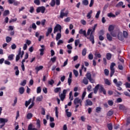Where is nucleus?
<instances>
[{
	"instance_id": "1",
	"label": "nucleus",
	"mask_w": 130,
	"mask_h": 130,
	"mask_svg": "<svg viewBox=\"0 0 130 130\" xmlns=\"http://www.w3.org/2000/svg\"><path fill=\"white\" fill-rule=\"evenodd\" d=\"M91 31H92L91 28H89L87 32L86 30H83V29H80L79 33V34L83 35V36L86 37L87 39H89V40L91 41V42H92V40L90 39V33H91Z\"/></svg>"
},
{
	"instance_id": "2",
	"label": "nucleus",
	"mask_w": 130,
	"mask_h": 130,
	"mask_svg": "<svg viewBox=\"0 0 130 130\" xmlns=\"http://www.w3.org/2000/svg\"><path fill=\"white\" fill-rule=\"evenodd\" d=\"M127 36H128V34H127V31H123V33L121 32H119L118 34V38L119 40L122 41L124 38H127Z\"/></svg>"
},
{
	"instance_id": "3",
	"label": "nucleus",
	"mask_w": 130,
	"mask_h": 130,
	"mask_svg": "<svg viewBox=\"0 0 130 130\" xmlns=\"http://www.w3.org/2000/svg\"><path fill=\"white\" fill-rule=\"evenodd\" d=\"M97 25V24H94V26L92 27V29H91V31H90L89 34L90 39H91L92 44H94V43H95V41L94 40V36L93 35V34L95 32V30H96Z\"/></svg>"
},
{
	"instance_id": "4",
	"label": "nucleus",
	"mask_w": 130,
	"mask_h": 130,
	"mask_svg": "<svg viewBox=\"0 0 130 130\" xmlns=\"http://www.w3.org/2000/svg\"><path fill=\"white\" fill-rule=\"evenodd\" d=\"M2 110L3 108L0 107V115L2 114ZM6 122H8V119L0 118V123H3L2 125H0V128H3V127L5 126Z\"/></svg>"
},
{
	"instance_id": "5",
	"label": "nucleus",
	"mask_w": 130,
	"mask_h": 130,
	"mask_svg": "<svg viewBox=\"0 0 130 130\" xmlns=\"http://www.w3.org/2000/svg\"><path fill=\"white\" fill-rule=\"evenodd\" d=\"M74 105H76L75 108L77 109L79 106H82V100H81L79 98H76L74 99Z\"/></svg>"
},
{
	"instance_id": "6",
	"label": "nucleus",
	"mask_w": 130,
	"mask_h": 130,
	"mask_svg": "<svg viewBox=\"0 0 130 130\" xmlns=\"http://www.w3.org/2000/svg\"><path fill=\"white\" fill-rule=\"evenodd\" d=\"M116 64L114 62H112L111 66L110 67V77H112L113 75H114V73H115V69H114V67H115Z\"/></svg>"
},
{
	"instance_id": "7",
	"label": "nucleus",
	"mask_w": 130,
	"mask_h": 130,
	"mask_svg": "<svg viewBox=\"0 0 130 130\" xmlns=\"http://www.w3.org/2000/svg\"><path fill=\"white\" fill-rule=\"evenodd\" d=\"M46 10V8L44 7V6H41L38 7L36 9V12L38 13H42V14H44V12H45V10Z\"/></svg>"
},
{
	"instance_id": "8",
	"label": "nucleus",
	"mask_w": 130,
	"mask_h": 130,
	"mask_svg": "<svg viewBox=\"0 0 130 130\" xmlns=\"http://www.w3.org/2000/svg\"><path fill=\"white\" fill-rule=\"evenodd\" d=\"M113 82L117 87H118V89L119 90H121L122 88L120 87V86L122 85V82L121 81L117 82V79H114Z\"/></svg>"
},
{
	"instance_id": "9",
	"label": "nucleus",
	"mask_w": 130,
	"mask_h": 130,
	"mask_svg": "<svg viewBox=\"0 0 130 130\" xmlns=\"http://www.w3.org/2000/svg\"><path fill=\"white\" fill-rule=\"evenodd\" d=\"M64 11H66V8H64L60 11V15L57 16L58 19H63V17H65L66 12H64Z\"/></svg>"
},
{
	"instance_id": "10",
	"label": "nucleus",
	"mask_w": 130,
	"mask_h": 130,
	"mask_svg": "<svg viewBox=\"0 0 130 130\" xmlns=\"http://www.w3.org/2000/svg\"><path fill=\"white\" fill-rule=\"evenodd\" d=\"M58 31H59L60 32H61V26L57 24L54 28V33L55 34L56 32H58Z\"/></svg>"
},
{
	"instance_id": "11",
	"label": "nucleus",
	"mask_w": 130,
	"mask_h": 130,
	"mask_svg": "<svg viewBox=\"0 0 130 130\" xmlns=\"http://www.w3.org/2000/svg\"><path fill=\"white\" fill-rule=\"evenodd\" d=\"M61 101H63L64 99L66 98V89H63V93H61L60 95H59Z\"/></svg>"
},
{
	"instance_id": "12",
	"label": "nucleus",
	"mask_w": 130,
	"mask_h": 130,
	"mask_svg": "<svg viewBox=\"0 0 130 130\" xmlns=\"http://www.w3.org/2000/svg\"><path fill=\"white\" fill-rule=\"evenodd\" d=\"M73 77V73L70 72L69 74V78H68V83L69 86H71V84H72V78Z\"/></svg>"
},
{
	"instance_id": "13",
	"label": "nucleus",
	"mask_w": 130,
	"mask_h": 130,
	"mask_svg": "<svg viewBox=\"0 0 130 130\" xmlns=\"http://www.w3.org/2000/svg\"><path fill=\"white\" fill-rule=\"evenodd\" d=\"M100 87V85L98 84L95 86V88H93V91L94 94H97V92H98V90H99Z\"/></svg>"
},
{
	"instance_id": "14",
	"label": "nucleus",
	"mask_w": 130,
	"mask_h": 130,
	"mask_svg": "<svg viewBox=\"0 0 130 130\" xmlns=\"http://www.w3.org/2000/svg\"><path fill=\"white\" fill-rule=\"evenodd\" d=\"M99 90L100 91H101V92H103L104 95H106V91L105 90L104 88H103V86L100 85Z\"/></svg>"
},
{
	"instance_id": "15",
	"label": "nucleus",
	"mask_w": 130,
	"mask_h": 130,
	"mask_svg": "<svg viewBox=\"0 0 130 130\" xmlns=\"http://www.w3.org/2000/svg\"><path fill=\"white\" fill-rule=\"evenodd\" d=\"M14 71H16L15 72V75L16 76H19V74H20V71H19V68L18 66H16L14 68Z\"/></svg>"
},
{
	"instance_id": "16",
	"label": "nucleus",
	"mask_w": 130,
	"mask_h": 130,
	"mask_svg": "<svg viewBox=\"0 0 130 130\" xmlns=\"http://www.w3.org/2000/svg\"><path fill=\"white\" fill-rule=\"evenodd\" d=\"M67 48L69 49V50L67 51L68 53L71 54L72 53V49H73V47L71 45H67Z\"/></svg>"
},
{
	"instance_id": "17",
	"label": "nucleus",
	"mask_w": 130,
	"mask_h": 130,
	"mask_svg": "<svg viewBox=\"0 0 130 130\" xmlns=\"http://www.w3.org/2000/svg\"><path fill=\"white\" fill-rule=\"evenodd\" d=\"M32 102V99H30L28 101H26L25 103V107H28L30 105V103Z\"/></svg>"
},
{
	"instance_id": "18",
	"label": "nucleus",
	"mask_w": 130,
	"mask_h": 130,
	"mask_svg": "<svg viewBox=\"0 0 130 130\" xmlns=\"http://www.w3.org/2000/svg\"><path fill=\"white\" fill-rule=\"evenodd\" d=\"M30 29H33L34 30H36L37 29V25L35 24V23H32L31 25L29 27Z\"/></svg>"
},
{
	"instance_id": "19",
	"label": "nucleus",
	"mask_w": 130,
	"mask_h": 130,
	"mask_svg": "<svg viewBox=\"0 0 130 130\" xmlns=\"http://www.w3.org/2000/svg\"><path fill=\"white\" fill-rule=\"evenodd\" d=\"M19 92L20 94H24V92H25V88L23 87H21L19 88Z\"/></svg>"
},
{
	"instance_id": "20",
	"label": "nucleus",
	"mask_w": 130,
	"mask_h": 130,
	"mask_svg": "<svg viewBox=\"0 0 130 130\" xmlns=\"http://www.w3.org/2000/svg\"><path fill=\"white\" fill-rule=\"evenodd\" d=\"M119 109L120 110H122V111H124V110H126V108H125V107L122 105H120Z\"/></svg>"
},
{
	"instance_id": "21",
	"label": "nucleus",
	"mask_w": 130,
	"mask_h": 130,
	"mask_svg": "<svg viewBox=\"0 0 130 130\" xmlns=\"http://www.w3.org/2000/svg\"><path fill=\"white\" fill-rule=\"evenodd\" d=\"M20 55H21V50L19 51L18 54L16 56V61H19L20 59Z\"/></svg>"
},
{
	"instance_id": "22",
	"label": "nucleus",
	"mask_w": 130,
	"mask_h": 130,
	"mask_svg": "<svg viewBox=\"0 0 130 130\" xmlns=\"http://www.w3.org/2000/svg\"><path fill=\"white\" fill-rule=\"evenodd\" d=\"M68 110H69L68 109L66 110L67 116V117H71L72 116V113L71 112H69Z\"/></svg>"
},
{
	"instance_id": "23",
	"label": "nucleus",
	"mask_w": 130,
	"mask_h": 130,
	"mask_svg": "<svg viewBox=\"0 0 130 130\" xmlns=\"http://www.w3.org/2000/svg\"><path fill=\"white\" fill-rule=\"evenodd\" d=\"M33 117V114L31 113H28L27 114V116H26V118L27 119H31V118Z\"/></svg>"
},
{
	"instance_id": "24",
	"label": "nucleus",
	"mask_w": 130,
	"mask_h": 130,
	"mask_svg": "<svg viewBox=\"0 0 130 130\" xmlns=\"http://www.w3.org/2000/svg\"><path fill=\"white\" fill-rule=\"evenodd\" d=\"M106 57H107V59H108V60H110V59H111V57H112L111 54L110 53H107Z\"/></svg>"
},
{
	"instance_id": "25",
	"label": "nucleus",
	"mask_w": 130,
	"mask_h": 130,
	"mask_svg": "<svg viewBox=\"0 0 130 130\" xmlns=\"http://www.w3.org/2000/svg\"><path fill=\"white\" fill-rule=\"evenodd\" d=\"M114 113V111L112 110H110L107 113V116H111Z\"/></svg>"
},
{
	"instance_id": "26",
	"label": "nucleus",
	"mask_w": 130,
	"mask_h": 130,
	"mask_svg": "<svg viewBox=\"0 0 130 130\" xmlns=\"http://www.w3.org/2000/svg\"><path fill=\"white\" fill-rule=\"evenodd\" d=\"M15 55L14 54H10L8 56V59L9 60H13L14 59V57Z\"/></svg>"
},
{
	"instance_id": "27",
	"label": "nucleus",
	"mask_w": 130,
	"mask_h": 130,
	"mask_svg": "<svg viewBox=\"0 0 130 130\" xmlns=\"http://www.w3.org/2000/svg\"><path fill=\"white\" fill-rule=\"evenodd\" d=\"M60 91H61V88L60 87H56L54 90L55 93H58V92H60Z\"/></svg>"
},
{
	"instance_id": "28",
	"label": "nucleus",
	"mask_w": 130,
	"mask_h": 130,
	"mask_svg": "<svg viewBox=\"0 0 130 130\" xmlns=\"http://www.w3.org/2000/svg\"><path fill=\"white\" fill-rule=\"evenodd\" d=\"M107 38L109 41H112V37L109 34H107Z\"/></svg>"
},
{
	"instance_id": "29",
	"label": "nucleus",
	"mask_w": 130,
	"mask_h": 130,
	"mask_svg": "<svg viewBox=\"0 0 130 130\" xmlns=\"http://www.w3.org/2000/svg\"><path fill=\"white\" fill-rule=\"evenodd\" d=\"M43 66H40L39 67H36V71H37V72H39V71H41V70H43Z\"/></svg>"
},
{
	"instance_id": "30",
	"label": "nucleus",
	"mask_w": 130,
	"mask_h": 130,
	"mask_svg": "<svg viewBox=\"0 0 130 130\" xmlns=\"http://www.w3.org/2000/svg\"><path fill=\"white\" fill-rule=\"evenodd\" d=\"M86 76L88 80H89L90 79L92 78V75H91V73L90 72H87Z\"/></svg>"
},
{
	"instance_id": "31",
	"label": "nucleus",
	"mask_w": 130,
	"mask_h": 130,
	"mask_svg": "<svg viewBox=\"0 0 130 130\" xmlns=\"http://www.w3.org/2000/svg\"><path fill=\"white\" fill-rule=\"evenodd\" d=\"M92 13H93V11L91 10L87 15V19H91V17H92Z\"/></svg>"
},
{
	"instance_id": "32",
	"label": "nucleus",
	"mask_w": 130,
	"mask_h": 130,
	"mask_svg": "<svg viewBox=\"0 0 130 130\" xmlns=\"http://www.w3.org/2000/svg\"><path fill=\"white\" fill-rule=\"evenodd\" d=\"M55 115L56 117L58 118V108L57 107H55Z\"/></svg>"
},
{
	"instance_id": "33",
	"label": "nucleus",
	"mask_w": 130,
	"mask_h": 130,
	"mask_svg": "<svg viewBox=\"0 0 130 130\" xmlns=\"http://www.w3.org/2000/svg\"><path fill=\"white\" fill-rule=\"evenodd\" d=\"M8 15H10V11L9 10H5L4 12L3 16L6 17V16H8Z\"/></svg>"
},
{
	"instance_id": "34",
	"label": "nucleus",
	"mask_w": 130,
	"mask_h": 130,
	"mask_svg": "<svg viewBox=\"0 0 130 130\" xmlns=\"http://www.w3.org/2000/svg\"><path fill=\"white\" fill-rule=\"evenodd\" d=\"M37 125L38 128H40L41 125H40V120L39 119L37 120Z\"/></svg>"
},
{
	"instance_id": "35",
	"label": "nucleus",
	"mask_w": 130,
	"mask_h": 130,
	"mask_svg": "<svg viewBox=\"0 0 130 130\" xmlns=\"http://www.w3.org/2000/svg\"><path fill=\"white\" fill-rule=\"evenodd\" d=\"M48 84L49 85H51V86H52L54 84V80H53V79H51V80H49L48 81Z\"/></svg>"
},
{
	"instance_id": "36",
	"label": "nucleus",
	"mask_w": 130,
	"mask_h": 130,
	"mask_svg": "<svg viewBox=\"0 0 130 130\" xmlns=\"http://www.w3.org/2000/svg\"><path fill=\"white\" fill-rule=\"evenodd\" d=\"M41 90H42V88H41V87H40V86L38 87L37 88V94H39V93H41Z\"/></svg>"
},
{
	"instance_id": "37",
	"label": "nucleus",
	"mask_w": 130,
	"mask_h": 130,
	"mask_svg": "<svg viewBox=\"0 0 130 130\" xmlns=\"http://www.w3.org/2000/svg\"><path fill=\"white\" fill-rule=\"evenodd\" d=\"M61 37V34L60 33H58L56 37V40L57 41V40H59V39H60Z\"/></svg>"
},
{
	"instance_id": "38",
	"label": "nucleus",
	"mask_w": 130,
	"mask_h": 130,
	"mask_svg": "<svg viewBox=\"0 0 130 130\" xmlns=\"http://www.w3.org/2000/svg\"><path fill=\"white\" fill-rule=\"evenodd\" d=\"M82 4L84 6H88V5H89V1L88 0H83L82 1Z\"/></svg>"
},
{
	"instance_id": "39",
	"label": "nucleus",
	"mask_w": 130,
	"mask_h": 130,
	"mask_svg": "<svg viewBox=\"0 0 130 130\" xmlns=\"http://www.w3.org/2000/svg\"><path fill=\"white\" fill-rule=\"evenodd\" d=\"M87 53V49L86 48H84L82 50V55L83 56H85V55H86Z\"/></svg>"
},
{
	"instance_id": "40",
	"label": "nucleus",
	"mask_w": 130,
	"mask_h": 130,
	"mask_svg": "<svg viewBox=\"0 0 130 130\" xmlns=\"http://www.w3.org/2000/svg\"><path fill=\"white\" fill-rule=\"evenodd\" d=\"M108 30L110 32H111V31H113L114 30V26L113 25H111L109 26Z\"/></svg>"
},
{
	"instance_id": "41",
	"label": "nucleus",
	"mask_w": 130,
	"mask_h": 130,
	"mask_svg": "<svg viewBox=\"0 0 130 130\" xmlns=\"http://www.w3.org/2000/svg\"><path fill=\"white\" fill-rule=\"evenodd\" d=\"M50 5L51 7H54L55 6V0H51Z\"/></svg>"
},
{
	"instance_id": "42",
	"label": "nucleus",
	"mask_w": 130,
	"mask_h": 130,
	"mask_svg": "<svg viewBox=\"0 0 130 130\" xmlns=\"http://www.w3.org/2000/svg\"><path fill=\"white\" fill-rule=\"evenodd\" d=\"M86 103L87 105H89V106L93 105V103L92 102V101L89 100H86Z\"/></svg>"
},
{
	"instance_id": "43",
	"label": "nucleus",
	"mask_w": 130,
	"mask_h": 130,
	"mask_svg": "<svg viewBox=\"0 0 130 130\" xmlns=\"http://www.w3.org/2000/svg\"><path fill=\"white\" fill-rule=\"evenodd\" d=\"M34 3L37 6H40V0H35L34 1Z\"/></svg>"
},
{
	"instance_id": "44",
	"label": "nucleus",
	"mask_w": 130,
	"mask_h": 130,
	"mask_svg": "<svg viewBox=\"0 0 130 130\" xmlns=\"http://www.w3.org/2000/svg\"><path fill=\"white\" fill-rule=\"evenodd\" d=\"M12 41V38L10 37H6V42L7 43H9V42H11Z\"/></svg>"
},
{
	"instance_id": "45",
	"label": "nucleus",
	"mask_w": 130,
	"mask_h": 130,
	"mask_svg": "<svg viewBox=\"0 0 130 130\" xmlns=\"http://www.w3.org/2000/svg\"><path fill=\"white\" fill-rule=\"evenodd\" d=\"M45 49V48H41L39 50V51H40V55H43L44 54V50Z\"/></svg>"
},
{
	"instance_id": "46",
	"label": "nucleus",
	"mask_w": 130,
	"mask_h": 130,
	"mask_svg": "<svg viewBox=\"0 0 130 130\" xmlns=\"http://www.w3.org/2000/svg\"><path fill=\"white\" fill-rule=\"evenodd\" d=\"M83 82L85 84V85H88V79H87L86 77L84 78L83 80Z\"/></svg>"
},
{
	"instance_id": "47",
	"label": "nucleus",
	"mask_w": 130,
	"mask_h": 130,
	"mask_svg": "<svg viewBox=\"0 0 130 130\" xmlns=\"http://www.w3.org/2000/svg\"><path fill=\"white\" fill-rule=\"evenodd\" d=\"M108 17H109L110 18H115L116 16L112 13H108Z\"/></svg>"
},
{
	"instance_id": "48",
	"label": "nucleus",
	"mask_w": 130,
	"mask_h": 130,
	"mask_svg": "<svg viewBox=\"0 0 130 130\" xmlns=\"http://www.w3.org/2000/svg\"><path fill=\"white\" fill-rule=\"evenodd\" d=\"M73 73L74 74L75 77H78V76H79V72H78V71L76 70H73Z\"/></svg>"
},
{
	"instance_id": "49",
	"label": "nucleus",
	"mask_w": 130,
	"mask_h": 130,
	"mask_svg": "<svg viewBox=\"0 0 130 130\" xmlns=\"http://www.w3.org/2000/svg\"><path fill=\"white\" fill-rule=\"evenodd\" d=\"M104 73L105 76H108L109 75V70H108V69H105Z\"/></svg>"
},
{
	"instance_id": "50",
	"label": "nucleus",
	"mask_w": 130,
	"mask_h": 130,
	"mask_svg": "<svg viewBox=\"0 0 130 130\" xmlns=\"http://www.w3.org/2000/svg\"><path fill=\"white\" fill-rule=\"evenodd\" d=\"M13 5L14 6H19V5H20V2H18L16 0H14V2H13Z\"/></svg>"
},
{
	"instance_id": "51",
	"label": "nucleus",
	"mask_w": 130,
	"mask_h": 130,
	"mask_svg": "<svg viewBox=\"0 0 130 130\" xmlns=\"http://www.w3.org/2000/svg\"><path fill=\"white\" fill-rule=\"evenodd\" d=\"M118 59L121 62H122V63L123 64L124 63V60L123 59V57L119 56Z\"/></svg>"
},
{
	"instance_id": "52",
	"label": "nucleus",
	"mask_w": 130,
	"mask_h": 130,
	"mask_svg": "<svg viewBox=\"0 0 130 130\" xmlns=\"http://www.w3.org/2000/svg\"><path fill=\"white\" fill-rule=\"evenodd\" d=\"M118 68L119 70H120V71H122V70H123V67L122 66V65H120L119 62H118Z\"/></svg>"
},
{
	"instance_id": "53",
	"label": "nucleus",
	"mask_w": 130,
	"mask_h": 130,
	"mask_svg": "<svg viewBox=\"0 0 130 130\" xmlns=\"http://www.w3.org/2000/svg\"><path fill=\"white\" fill-rule=\"evenodd\" d=\"M26 82H27V80H23L20 83L21 86H25V85H26Z\"/></svg>"
},
{
	"instance_id": "54",
	"label": "nucleus",
	"mask_w": 130,
	"mask_h": 130,
	"mask_svg": "<svg viewBox=\"0 0 130 130\" xmlns=\"http://www.w3.org/2000/svg\"><path fill=\"white\" fill-rule=\"evenodd\" d=\"M107 126H108V129H109V130H112V128H113V127H112V124L109 123V124H108L107 125Z\"/></svg>"
},
{
	"instance_id": "55",
	"label": "nucleus",
	"mask_w": 130,
	"mask_h": 130,
	"mask_svg": "<svg viewBox=\"0 0 130 130\" xmlns=\"http://www.w3.org/2000/svg\"><path fill=\"white\" fill-rule=\"evenodd\" d=\"M46 22V19L42 20L41 22V24L42 26H45Z\"/></svg>"
},
{
	"instance_id": "56",
	"label": "nucleus",
	"mask_w": 130,
	"mask_h": 130,
	"mask_svg": "<svg viewBox=\"0 0 130 130\" xmlns=\"http://www.w3.org/2000/svg\"><path fill=\"white\" fill-rule=\"evenodd\" d=\"M79 43H80V40H76L75 41V45L76 47L78 46V45H79Z\"/></svg>"
},
{
	"instance_id": "57",
	"label": "nucleus",
	"mask_w": 130,
	"mask_h": 130,
	"mask_svg": "<svg viewBox=\"0 0 130 130\" xmlns=\"http://www.w3.org/2000/svg\"><path fill=\"white\" fill-rule=\"evenodd\" d=\"M105 82L106 85H108L109 86L110 85V82L109 81V80L107 79H105Z\"/></svg>"
},
{
	"instance_id": "58",
	"label": "nucleus",
	"mask_w": 130,
	"mask_h": 130,
	"mask_svg": "<svg viewBox=\"0 0 130 130\" xmlns=\"http://www.w3.org/2000/svg\"><path fill=\"white\" fill-rule=\"evenodd\" d=\"M122 5H123V2H119V3L117 4L116 7H117V8H118V7H121V6H122Z\"/></svg>"
},
{
	"instance_id": "59",
	"label": "nucleus",
	"mask_w": 130,
	"mask_h": 130,
	"mask_svg": "<svg viewBox=\"0 0 130 130\" xmlns=\"http://www.w3.org/2000/svg\"><path fill=\"white\" fill-rule=\"evenodd\" d=\"M41 114L42 115H45V109L44 108H42Z\"/></svg>"
},
{
	"instance_id": "60",
	"label": "nucleus",
	"mask_w": 130,
	"mask_h": 130,
	"mask_svg": "<svg viewBox=\"0 0 130 130\" xmlns=\"http://www.w3.org/2000/svg\"><path fill=\"white\" fill-rule=\"evenodd\" d=\"M96 112L98 113H99V112H101V108L100 107H97L95 110Z\"/></svg>"
},
{
	"instance_id": "61",
	"label": "nucleus",
	"mask_w": 130,
	"mask_h": 130,
	"mask_svg": "<svg viewBox=\"0 0 130 130\" xmlns=\"http://www.w3.org/2000/svg\"><path fill=\"white\" fill-rule=\"evenodd\" d=\"M29 12L31 13V14L34 13V7H30Z\"/></svg>"
},
{
	"instance_id": "62",
	"label": "nucleus",
	"mask_w": 130,
	"mask_h": 130,
	"mask_svg": "<svg viewBox=\"0 0 130 130\" xmlns=\"http://www.w3.org/2000/svg\"><path fill=\"white\" fill-rule=\"evenodd\" d=\"M108 103L110 106H112V105H113V101H108Z\"/></svg>"
},
{
	"instance_id": "63",
	"label": "nucleus",
	"mask_w": 130,
	"mask_h": 130,
	"mask_svg": "<svg viewBox=\"0 0 130 130\" xmlns=\"http://www.w3.org/2000/svg\"><path fill=\"white\" fill-rule=\"evenodd\" d=\"M93 54H89L88 55V58H89V59L92 60V59H93Z\"/></svg>"
},
{
	"instance_id": "64",
	"label": "nucleus",
	"mask_w": 130,
	"mask_h": 130,
	"mask_svg": "<svg viewBox=\"0 0 130 130\" xmlns=\"http://www.w3.org/2000/svg\"><path fill=\"white\" fill-rule=\"evenodd\" d=\"M126 125H128L130 124V117L127 118Z\"/></svg>"
}]
</instances>
